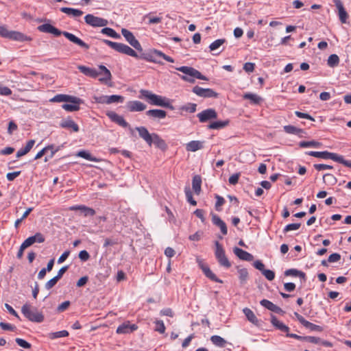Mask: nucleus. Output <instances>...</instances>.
Listing matches in <instances>:
<instances>
[{"label": "nucleus", "instance_id": "nucleus-1", "mask_svg": "<svg viewBox=\"0 0 351 351\" xmlns=\"http://www.w3.org/2000/svg\"><path fill=\"white\" fill-rule=\"evenodd\" d=\"M38 29L41 32L50 33L56 36L64 35L69 40L79 45L80 47L88 49L89 45L82 40L75 36L74 34L68 32H61L49 23H45L38 27Z\"/></svg>", "mask_w": 351, "mask_h": 351}, {"label": "nucleus", "instance_id": "nucleus-2", "mask_svg": "<svg viewBox=\"0 0 351 351\" xmlns=\"http://www.w3.org/2000/svg\"><path fill=\"white\" fill-rule=\"evenodd\" d=\"M176 69L183 73V75L178 74V75L185 82L193 83L195 79L208 80L206 76L203 75L199 71L196 70L193 67L182 66L176 67Z\"/></svg>", "mask_w": 351, "mask_h": 351}, {"label": "nucleus", "instance_id": "nucleus-3", "mask_svg": "<svg viewBox=\"0 0 351 351\" xmlns=\"http://www.w3.org/2000/svg\"><path fill=\"white\" fill-rule=\"evenodd\" d=\"M21 312L28 320L32 322L41 323L44 320L43 314L38 311L36 308L32 307L28 304L22 306Z\"/></svg>", "mask_w": 351, "mask_h": 351}, {"label": "nucleus", "instance_id": "nucleus-4", "mask_svg": "<svg viewBox=\"0 0 351 351\" xmlns=\"http://www.w3.org/2000/svg\"><path fill=\"white\" fill-rule=\"evenodd\" d=\"M141 94L149 100V102L155 106L161 107H170V102L166 97L152 93L149 90H141ZM171 108L172 107L171 106Z\"/></svg>", "mask_w": 351, "mask_h": 351}, {"label": "nucleus", "instance_id": "nucleus-5", "mask_svg": "<svg viewBox=\"0 0 351 351\" xmlns=\"http://www.w3.org/2000/svg\"><path fill=\"white\" fill-rule=\"evenodd\" d=\"M102 42L106 44L108 46L113 49L117 52L138 58L139 56L136 53V52L132 49L131 47L128 46L125 44L121 43L112 42L109 40L104 39Z\"/></svg>", "mask_w": 351, "mask_h": 351}, {"label": "nucleus", "instance_id": "nucleus-6", "mask_svg": "<svg viewBox=\"0 0 351 351\" xmlns=\"http://www.w3.org/2000/svg\"><path fill=\"white\" fill-rule=\"evenodd\" d=\"M156 57H160L162 58L164 60H165L167 62H174V60L169 56L165 54L161 51L157 50V49H153L150 51L149 53H144L139 56L138 58L144 59L148 62L157 63V64H162L160 61H159Z\"/></svg>", "mask_w": 351, "mask_h": 351}, {"label": "nucleus", "instance_id": "nucleus-7", "mask_svg": "<svg viewBox=\"0 0 351 351\" xmlns=\"http://www.w3.org/2000/svg\"><path fill=\"white\" fill-rule=\"evenodd\" d=\"M215 256L217 259L220 265L229 268L231 266V263L228 261L227 256H226L225 251L222 247V245L218 242H215Z\"/></svg>", "mask_w": 351, "mask_h": 351}, {"label": "nucleus", "instance_id": "nucleus-8", "mask_svg": "<svg viewBox=\"0 0 351 351\" xmlns=\"http://www.w3.org/2000/svg\"><path fill=\"white\" fill-rule=\"evenodd\" d=\"M121 34L125 38V40L137 51H142L143 48L138 40L135 38L133 33L127 29L123 28Z\"/></svg>", "mask_w": 351, "mask_h": 351}, {"label": "nucleus", "instance_id": "nucleus-9", "mask_svg": "<svg viewBox=\"0 0 351 351\" xmlns=\"http://www.w3.org/2000/svg\"><path fill=\"white\" fill-rule=\"evenodd\" d=\"M85 22L92 27H106L108 25V21L105 19L95 16L93 14H86L84 16Z\"/></svg>", "mask_w": 351, "mask_h": 351}, {"label": "nucleus", "instance_id": "nucleus-10", "mask_svg": "<svg viewBox=\"0 0 351 351\" xmlns=\"http://www.w3.org/2000/svg\"><path fill=\"white\" fill-rule=\"evenodd\" d=\"M193 93L199 97L204 98L217 97L218 94L211 88H204L198 86L193 88Z\"/></svg>", "mask_w": 351, "mask_h": 351}, {"label": "nucleus", "instance_id": "nucleus-11", "mask_svg": "<svg viewBox=\"0 0 351 351\" xmlns=\"http://www.w3.org/2000/svg\"><path fill=\"white\" fill-rule=\"evenodd\" d=\"M197 117L201 123H205L209 120L216 119L217 114L213 108H208L197 114Z\"/></svg>", "mask_w": 351, "mask_h": 351}, {"label": "nucleus", "instance_id": "nucleus-12", "mask_svg": "<svg viewBox=\"0 0 351 351\" xmlns=\"http://www.w3.org/2000/svg\"><path fill=\"white\" fill-rule=\"evenodd\" d=\"M73 100L74 101H69V104H64L62 106V109L67 112H75L79 110L80 104H83L82 99L73 96Z\"/></svg>", "mask_w": 351, "mask_h": 351}, {"label": "nucleus", "instance_id": "nucleus-13", "mask_svg": "<svg viewBox=\"0 0 351 351\" xmlns=\"http://www.w3.org/2000/svg\"><path fill=\"white\" fill-rule=\"evenodd\" d=\"M63 147H64V144H62L61 145H59L58 147H55L53 145L47 146V147H44L42 150H40L39 152L37 153V154L35 156L34 159L37 160V159L40 158L49 150H50V152H51L49 157L52 158L53 156V155L57 152L60 150Z\"/></svg>", "mask_w": 351, "mask_h": 351}, {"label": "nucleus", "instance_id": "nucleus-14", "mask_svg": "<svg viewBox=\"0 0 351 351\" xmlns=\"http://www.w3.org/2000/svg\"><path fill=\"white\" fill-rule=\"evenodd\" d=\"M106 114L112 121L117 123L120 126L123 128H128L129 126V124L125 121L124 118L116 112L110 111L107 112Z\"/></svg>", "mask_w": 351, "mask_h": 351}, {"label": "nucleus", "instance_id": "nucleus-15", "mask_svg": "<svg viewBox=\"0 0 351 351\" xmlns=\"http://www.w3.org/2000/svg\"><path fill=\"white\" fill-rule=\"evenodd\" d=\"M45 239V237L40 232L36 233L34 236L29 237L26 239L23 243L24 246L25 245L27 247L31 246L35 243H43Z\"/></svg>", "mask_w": 351, "mask_h": 351}, {"label": "nucleus", "instance_id": "nucleus-16", "mask_svg": "<svg viewBox=\"0 0 351 351\" xmlns=\"http://www.w3.org/2000/svg\"><path fill=\"white\" fill-rule=\"evenodd\" d=\"M233 252L241 260L252 261L254 259L252 254L237 247L233 248Z\"/></svg>", "mask_w": 351, "mask_h": 351}, {"label": "nucleus", "instance_id": "nucleus-17", "mask_svg": "<svg viewBox=\"0 0 351 351\" xmlns=\"http://www.w3.org/2000/svg\"><path fill=\"white\" fill-rule=\"evenodd\" d=\"M126 107L130 112H141L146 108L143 103L136 100L128 101Z\"/></svg>", "mask_w": 351, "mask_h": 351}, {"label": "nucleus", "instance_id": "nucleus-18", "mask_svg": "<svg viewBox=\"0 0 351 351\" xmlns=\"http://www.w3.org/2000/svg\"><path fill=\"white\" fill-rule=\"evenodd\" d=\"M333 2L339 12V20L342 23H346L348 18V14L345 10L341 0H333Z\"/></svg>", "mask_w": 351, "mask_h": 351}, {"label": "nucleus", "instance_id": "nucleus-19", "mask_svg": "<svg viewBox=\"0 0 351 351\" xmlns=\"http://www.w3.org/2000/svg\"><path fill=\"white\" fill-rule=\"evenodd\" d=\"M99 71H98L99 75H102V77L99 79V80L105 84H108L112 79V75L110 71L104 65L99 66Z\"/></svg>", "mask_w": 351, "mask_h": 351}, {"label": "nucleus", "instance_id": "nucleus-20", "mask_svg": "<svg viewBox=\"0 0 351 351\" xmlns=\"http://www.w3.org/2000/svg\"><path fill=\"white\" fill-rule=\"evenodd\" d=\"M212 222L214 225L220 228L221 232L223 235L227 234L228 229L226 224L218 215L215 214L212 215Z\"/></svg>", "mask_w": 351, "mask_h": 351}, {"label": "nucleus", "instance_id": "nucleus-21", "mask_svg": "<svg viewBox=\"0 0 351 351\" xmlns=\"http://www.w3.org/2000/svg\"><path fill=\"white\" fill-rule=\"evenodd\" d=\"M136 324H130L129 322L123 323L117 328L118 334H126L132 332L137 329Z\"/></svg>", "mask_w": 351, "mask_h": 351}, {"label": "nucleus", "instance_id": "nucleus-22", "mask_svg": "<svg viewBox=\"0 0 351 351\" xmlns=\"http://www.w3.org/2000/svg\"><path fill=\"white\" fill-rule=\"evenodd\" d=\"M138 131L139 136L142 138L149 146H151V140L152 134H150L145 127L141 126L135 128Z\"/></svg>", "mask_w": 351, "mask_h": 351}, {"label": "nucleus", "instance_id": "nucleus-23", "mask_svg": "<svg viewBox=\"0 0 351 351\" xmlns=\"http://www.w3.org/2000/svg\"><path fill=\"white\" fill-rule=\"evenodd\" d=\"M10 40H16V41H29L32 38L29 36H27L21 32L16 31H10L8 38Z\"/></svg>", "mask_w": 351, "mask_h": 351}, {"label": "nucleus", "instance_id": "nucleus-24", "mask_svg": "<svg viewBox=\"0 0 351 351\" xmlns=\"http://www.w3.org/2000/svg\"><path fill=\"white\" fill-rule=\"evenodd\" d=\"M260 304L261 306H264L267 309H268L272 312H274L276 313H282V310L279 306L274 304V303H272L271 301H269L268 300L263 299L260 302Z\"/></svg>", "mask_w": 351, "mask_h": 351}, {"label": "nucleus", "instance_id": "nucleus-25", "mask_svg": "<svg viewBox=\"0 0 351 351\" xmlns=\"http://www.w3.org/2000/svg\"><path fill=\"white\" fill-rule=\"evenodd\" d=\"M204 141H191L186 143V149L188 152H196L202 149L204 147Z\"/></svg>", "mask_w": 351, "mask_h": 351}, {"label": "nucleus", "instance_id": "nucleus-26", "mask_svg": "<svg viewBox=\"0 0 351 351\" xmlns=\"http://www.w3.org/2000/svg\"><path fill=\"white\" fill-rule=\"evenodd\" d=\"M77 69L80 70V72H82L85 75L91 77H97L99 75V73L98 71H97L95 69H92L90 67H87L83 65H80L77 66Z\"/></svg>", "mask_w": 351, "mask_h": 351}, {"label": "nucleus", "instance_id": "nucleus-27", "mask_svg": "<svg viewBox=\"0 0 351 351\" xmlns=\"http://www.w3.org/2000/svg\"><path fill=\"white\" fill-rule=\"evenodd\" d=\"M71 210H81L85 217L87 216H93L95 214V210L91 208L86 207V206L80 205V206H73L70 207Z\"/></svg>", "mask_w": 351, "mask_h": 351}, {"label": "nucleus", "instance_id": "nucleus-28", "mask_svg": "<svg viewBox=\"0 0 351 351\" xmlns=\"http://www.w3.org/2000/svg\"><path fill=\"white\" fill-rule=\"evenodd\" d=\"M60 126L63 128L71 129L74 132L79 131V126L74 121L70 119H64L60 123Z\"/></svg>", "mask_w": 351, "mask_h": 351}, {"label": "nucleus", "instance_id": "nucleus-29", "mask_svg": "<svg viewBox=\"0 0 351 351\" xmlns=\"http://www.w3.org/2000/svg\"><path fill=\"white\" fill-rule=\"evenodd\" d=\"M73 96L69 95H65V94H58L55 95L53 98L50 99V101L51 102H66L69 101H74L73 100Z\"/></svg>", "mask_w": 351, "mask_h": 351}, {"label": "nucleus", "instance_id": "nucleus-30", "mask_svg": "<svg viewBox=\"0 0 351 351\" xmlns=\"http://www.w3.org/2000/svg\"><path fill=\"white\" fill-rule=\"evenodd\" d=\"M146 114L149 117L162 119L166 117L167 113L163 110L154 109L149 110L146 112Z\"/></svg>", "mask_w": 351, "mask_h": 351}, {"label": "nucleus", "instance_id": "nucleus-31", "mask_svg": "<svg viewBox=\"0 0 351 351\" xmlns=\"http://www.w3.org/2000/svg\"><path fill=\"white\" fill-rule=\"evenodd\" d=\"M243 312L249 322H250L254 325H258L259 321L251 309L248 308H245L243 309Z\"/></svg>", "mask_w": 351, "mask_h": 351}, {"label": "nucleus", "instance_id": "nucleus-32", "mask_svg": "<svg viewBox=\"0 0 351 351\" xmlns=\"http://www.w3.org/2000/svg\"><path fill=\"white\" fill-rule=\"evenodd\" d=\"M284 131L288 134H295L302 137L304 131L302 129L296 128L293 125H288L283 127Z\"/></svg>", "mask_w": 351, "mask_h": 351}, {"label": "nucleus", "instance_id": "nucleus-33", "mask_svg": "<svg viewBox=\"0 0 351 351\" xmlns=\"http://www.w3.org/2000/svg\"><path fill=\"white\" fill-rule=\"evenodd\" d=\"M285 275L287 276L299 277L303 281H305L306 274L297 269H289L285 271Z\"/></svg>", "mask_w": 351, "mask_h": 351}, {"label": "nucleus", "instance_id": "nucleus-34", "mask_svg": "<svg viewBox=\"0 0 351 351\" xmlns=\"http://www.w3.org/2000/svg\"><path fill=\"white\" fill-rule=\"evenodd\" d=\"M34 143H35L34 140L29 141L24 147H22L19 150H18V152H16V157L20 158V157L25 155L26 154H27L31 150V149L33 147Z\"/></svg>", "mask_w": 351, "mask_h": 351}, {"label": "nucleus", "instance_id": "nucleus-35", "mask_svg": "<svg viewBox=\"0 0 351 351\" xmlns=\"http://www.w3.org/2000/svg\"><path fill=\"white\" fill-rule=\"evenodd\" d=\"M154 144L156 147L160 149H165L166 147V143L163 139H162L157 134L153 133L151 140V145Z\"/></svg>", "mask_w": 351, "mask_h": 351}, {"label": "nucleus", "instance_id": "nucleus-36", "mask_svg": "<svg viewBox=\"0 0 351 351\" xmlns=\"http://www.w3.org/2000/svg\"><path fill=\"white\" fill-rule=\"evenodd\" d=\"M271 323L274 326H275L278 330L283 332H288L289 328L287 326L284 324L282 322H280L277 317L274 315H271Z\"/></svg>", "mask_w": 351, "mask_h": 351}, {"label": "nucleus", "instance_id": "nucleus-37", "mask_svg": "<svg viewBox=\"0 0 351 351\" xmlns=\"http://www.w3.org/2000/svg\"><path fill=\"white\" fill-rule=\"evenodd\" d=\"M60 11L73 17H79L83 14V12L78 9L63 7L60 8Z\"/></svg>", "mask_w": 351, "mask_h": 351}, {"label": "nucleus", "instance_id": "nucleus-38", "mask_svg": "<svg viewBox=\"0 0 351 351\" xmlns=\"http://www.w3.org/2000/svg\"><path fill=\"white\" fill-rule=\"evenodd\" d=\"M237 273H238V276H239V279L240 281V284H241V285L243 286L245 284H246V282L248 280V277H249L248 271L245 268H238Z\"/></svg>", "mask_w": 351, "mask_h": 351}, {"label": "nucleus", "instance_id": "nucleus-39", "mask_svg": "<svg viewBox=\"0 0 351 351\" xmlns=\"http://www.w3.org/2000/svg\"><path fill=\"white\" fill-rule=\"evenodd\" d=\"M202 178L199 176H193L192 180L193 189L195 194L199 195L201 192Z\"/></svg>", "mask_w": 351, "mask_h": 351}, {"label": "nucleus", "instance_id": "nucleus-40", "mask_svg": "<svg viewBox=\"0 0 351 351\" xmlns=\"http://www.w3.org/2000/svg\"><path fill=\"white\" fill-rule=\"evenodd\" d=\"M210 341L215 346L219 348H224L227 343V341L219 335L211 336Z\"/></svg>", "mask_w": 351, "mask_h": 351}, {"label": "nucleus", "instance_id": "nucleus-41", "mask_svg": "<svg viewBox=\"0 0 351 351\" xmlns=\"http://www.w3.org/2000/svg\"><path fill=\"white\" fill-rule=\"evenodd\" d=\"M243 98L245 99H249L251 101V102L254 104H259L262 98L258 96L256 94L251 93H247L243 95Z\"/></svg>", "mask_w": 351, "mask_h": 351}, {"label": "nucleus", "instance_id": "nucleus-42", "mask_svg": "<svg viewBox=\"0 0 351 351\" xmlns=\"http://www.w3.org/2000/svg\"><path fill=\"white\" fill-rule=\"evenodd\" d=\"M300 147L306 148V147H314V148H319L322 145V143L315 141H300L299 143Z\"/></svg>", "mask_w": 351, "mask_h": 351}, {"label": "nucleus", "instance_id": "nucleus-43", "mask_svg": "<svg viewBox=\"0 0 351 351\" xmlns=\"http://www.w3.org/2000/svg\"><path fill=\"white\" fill-rule=\"evenodd\" d=\"M203 273L204 274V275L207 278H208L209 279H210L213 281H215V282H219V283H222L223 282V281L221 280H220L219 278H218L216 276V275L210 269L209 267L204 268L203 269Z\"/></svg>", "mask_w": 351, "mask_h": 351}, {"label": "nucleus", "instance_id": "nucleus-44", "mask_svg": "<svg viewBox=\"0 0 351 351\" xmlns=\"http://www.w3.org/2000/svg\"><path fill=\"white\" fill-rule=\"evenodd\" d=\"M101 32L115 39H119L121 38V36L110 27H104L101 29Z\"/></svg>", "mask_w": 351, "mask_h": 351}, {"label": "nucleus", "instance_id": "nucleus-45", "mask_svg": "<svg viewBox=\"0 0 351 351\" xmlns=\"http://www.w3.org/2000/svg\"><path fill=\"white\" fill-rule=\"evenodd\" d=\"M306 154L311 156H314L316 158H320L323 159H328L329 152L324 151V152H314L310 151L306 152Z\"/></svg>", "mask_w": 351, "mask_h": 351}, {"label": "nucleus", "instance_id": "nucleus-46", "mask_svg": "<svg viewBox=\"0 0 351 351\" xmlns=\"http://www.w3.org/2000/svg\"><path fill=\"white\" fill-rule=\"evenodd\" d=\"M228 121H218L210 123L208 125L209 129L219 130L226 127L228 124Z\"/></svg>", "mask_w": 351, "mask_h": 351}, {"label": "nucleus", "instance_id": "nucleus-47", "mask_svg": "<svg viewBox=\"0 0 351 351\" xmlns=\"http://www.w3.org/2000/svg\"><path fill=\"white\" fill-rule=\"evenodd\" d=\"M123 101L124 97L121 95H107V104H110L113 103H123Z\"/></svg>", "mask_w": 351, "mask_h": 351}, {"label": "nucleus", "instance_id": "nucleus-48", "mask_svg": "<svg viewBox=\"0 0 351 351\" xmlns=\"http://www.w3.org/2000/svg\"><path fill=\"white\" fill-rule=\"evenodd\" d=\"M294 315L297 318V319L300 322V323L302 324L304 326H305L306 328H313L314 326H315L313 324H312L310 322L306 320L298 313L295 312L294 313Z\"/></svg>", "mask_w": 351, "mask_h": 351}, {"label": "nucleus", "instance_id": "nucleus-49", "mask_svg": "<svg viewBox=\"0 0 351 351\" xmlns=\"http://www.w3.org/2000/svg\"><path fill=\"white\" fill-rule=\"evenodd\" d=\"M339 63V56L336 54L330 55L327 60V64L330 67H335Z\"/></svg>", "mask_w": 351, "mask_h": 351}, {"label": "nucleus", "instance_id": "nucleus-50", "mask_svg": "<svg viewBox=\"0 0 351 351\" xmlns=\"http://www.w3.org/2000/svg\"><path fill=\"white\" fill-rule=\"evenodd\" d=\"M67 336H69V332L66 330L54 332H51L49 335V337L51 339H55L61 338V337H66Z\"/></svg>", "mask_w": 351, "mask_h": 351}, {"label": "nucleus", "instance_id": "nucleus-51", "mask_svg": "<svg viewBox=\"0 0 351 351\" xmlns=\"http://www.w3.org/2000/svg\"><path fill=\"white\" fill-rule=\"evenodd\" d=\"M323 180L325 183L333 185L337 182V178L330 173H326L323 176Z\"/></svg>", "mask_w": 351, "mask_h": 351}, {"label": "nucleus", "instance_id": "nucleus-52", "mask_svg": "<svg viewBox=\"0 0 351 351\" xmlns=\"http://www.w3.org/2000/svg\"><path fill=\"white\" fill-rule=\"evenodd\" d=\"M156 324L155 330L158 332L160 334H163L165 332V326L162 320L156 319L154 322Z\"/></svg>", "mask_w": 351, "mask_h": 351}, {"label": "nucleus", "instance_id": "nucleus-53", "mask_svg": "<svg viewBox=\"0 0 351 351\" xmlns=\"http://www.w3.org/2000/svg\"><path fill=\"white\" fill-rule=\"evenodd\" d=\"M77 156L83 158L89 161H97V159L92 156V155L86 151H80L77 154Z\"/></svg>", "mask_w": 351, "mask_h": 351}, {"label": "nucleus", "instance_id": "nucleus-54", "mask_svg": "<svg viewBox=\"0 0 351 351\" xmlns=\"http://www.w3.org/2000/svg\"><path fill=\"white\" fill-rule=\"evenodd\" d=\"M197 105L195 104L189 103L180 108V110L187 112L193 113L196 111Z\"/></svg>", "mask_w": 351, "mask_h": 351}, {"label": "nucleus", "instance_id": "nucleus-55", "mask_svg": "<svg viewBox=\"0 0 351 351\" xmlns=\"http://www.w3.org/2000/svg\"><path fill=\"white\" fill-rule=\"evenodd\" d=\"M225 43V39H217L213 42L210 46V51H215L217 49H219L223 43Z\"/></svg>", "mask_w": 351, "mask_h": 351}, {"label": "nucleus", "instance_id": "nucleus-56", "mask_svg": "<svg viewBox=\"0 0 351 351\" xmlns=\"http://www.w3.org/2000/svg\"><path fill=\"white\" fill-rule=\"evenodd\" d=\"M33 210V208H28L25 213L23 214L22 217L20 219H18L16 220L14 223V227L17 228L19 226V224L22 222L23 219H25L29 213Z\"/></svg>", "mask_w": 351, "mask_h": 351}, {"label": "nucleus", "instance_id": "nucleus-57", "mask_svg": "<svg viewBox=\"0 0 351 351\" xmlns=\"http://www.w3.org/2000/svg\"><path fill=\"white\" fill-rule=\"evenodd\" d=\"M187 201L193 206L197 205V202L193 198L192 192L189 188H185L184 190Z\"/></svg>", "mask_w": 351, "mask_h": 351}, {"label": "nucleus", "instance_id": "nucleus-58", "mask_svg": "<svg viewBox=\"0 0 351 351\" xmlns=\"http://www.w3.org/2000/svg\"><path fill=\"white\" fill-rule=\"evenodd\" d=\"M16 343L21 347L25 349H29L31 348L32 346L29 343H28L27 341L21 339V338H16L15 339Z\"/></svg>", "mask_w": 351, "mask_h": 351}, {"label": "nucleus", "instance_id": "nucleus-59", "mask_svg": "<svg viewBox=\"0 0 351 351\" xmlns=\"http://www.w3.org/2000/svg\"><path fill=\"white\" fill-rule=\"evenodd\" d=\"M328 159H331L335 162H338L341 164L344 160V158L342 156H340L335 153H332V152H329Z\"/></svg>", "mask_w": 351, "mask_h": 351}, {"label": "nucleus", "instance_id": "nucleus-60", "mask_svg": "<svg viewBox=\"0 0 351 351\" xmlns=\"http://www.w3.org/2000/svg\"><path fill=\"white\" fill-rule=\"evenodd\" d=\"M262 274L268 280H273L275 278V273L270 269H264Z\"/></svg>", "mask_w": 351, "mask_h": 351}, {"label": "nucleus", "instance_id": "nucleus-61", "mask_svg": "<svg viewBox=\"0 0 351 351\" xmlns=\"http://www.w3.org/2000/svg\"><path fill=\"white\" fill-rule=\"evenodd\" d=\"M300 223H290V224L287 225L285 227L283 232H289L291 230H297L300 228Z\"/></svg>", "mask_w": 351, "mask_h": 351}, {"label": "nucleus", "instance_id": "nucleus-62", "mask_svg": "<svg viewBox=\"0 0 351 351\" xmlns=\"http://www.w3.org/2000/svg\"><path fill=\"white\" fill-rule=\"evenodd\" d=\"M59 280L56 278V277H53V278H51V280H49L48 282H47L45 283V287L46 289L47 290H49L51 289L52 287H53L56 283L58 282Z\"/></svg>", "mask_w": 351, "mask_h": 351}, {"label": "nucleus", "instance_id": "nucleus-63", "mask_svg": "<svg viewBox=\"0 0 351 351\" xmlns=\"http://www.w3.org/2000/svg\"><path fill=\"white\" fill-rule=\"evenodd\" d=\"M160 315L162 316H167V317H173L174 315V313L171 308H165L162 309L160 311Z\"/></svg>", "mask_w": 351, "mask_h": 351}, {"label": "nucleus", "instance_id": "nucleus-64", "mask_svg": "<svg viewBox=\"0 0 351 351\" xmlns=\"http://www.w3.org/2000/svg\"><path fill=\"white\" fill-rule=\"evenodd\" d=\"M12 94V90L7 86L0 84V95L9 96Z\"/></svg>", "mask_w": 351, "mask_h": 351}]
</instances>
